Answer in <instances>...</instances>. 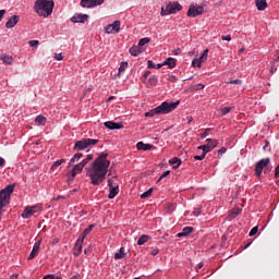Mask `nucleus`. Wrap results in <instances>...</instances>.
I'll use <instances>...</instances> for the list:
<instances>
[{"instance_id": "nucleus-1", "label": "nucleus", "mask_w": 279, "mask_h": 279, "mask_svg": "<svg viewBox=\"0 0 279 279\" xmlns=\"http://www.w3.org/2000/svg\"><path fill=\"white\" fill-rule=\"evenodd\" d=\"M108 158V153H101L86 169V175L90 178V184L93 186H99L106 175L108 174V169H110V160Z\"/></svg>"}, {"instance_id": "nucleus-2", "label": "nucleus", "mask_w": 279, "mask_h": 279, "mask_svg": "<svg viewBox=\"0 0 279 279\" xmlns=\"http://www.w3.org/2000/svg\"><path fill=\"white\" fill-rule=\"evenodd\" d=\"M53 0H36L34 4V10L38 16L47 19L53 14Z\"/></svg>"}, {"instance_id": "nucleus-3", "label": "nucleus", "mask_w": 279, "mask_h": 279, "mask_svg": "<svg viewBox=\"0 0 279 279\" xmlns=\"http://www.w3.org/2000/svg\"><path fill=\"white\" fill-rule=\"evenodd\" d=\"M178 106H180V100H177L174 102L163 101L158 107L151 109L150 111H147L145 113V117H154L155 114H169V112H173V110H175Z\"/></svg>"}, {"instance_id": "nucleus-4", "label": "nucleus", "mask_w": 279, "mask_h": 279, "mask_svg": "<svg viewBox=\"0 0 279 279\" xmlns=\"http://www.w3.org/2000/svg\"><path fill=\"white\" fill-rule=\"evenodd\" d=\"M12 193H14V184H9L5 189L0 191V221L3 215V208L10 204Z\"/></svg>"}, {"instance_id": "nucleus-5", "label": "nucleus", "mask_w": 279, "mask_h": 279, "mask_svg": "<svg viewBox=\"0 0 279 279\" xmlns=\"http://www.w3.org/2000/svg\"><path fill=\"white\" fill-rule=\"evenodd\" d=\"M97 143H99V140L83 138L74 144V149H78V151H84L86 149H90V147H95Z\"/></svg>"}, {"instance_id": "nucleus-6", "label": "nucleus", "mask_w": 279, "mask_h": 279, "mask_svg": "<svg viewBox=\"0 0 279 279\" xmlns=\"http://www.w3.org/2000/svg\"><path fill=\"white\" fill-rule=\"evenodd\" d=\"M182 10V4L178 2H169L166 7L161 8V16H169V14H175V12H180Z\"/></svg>"}, {"instance_id": "nucleus-7", "label": "nucleus", "mask_w": 279, "mask_h": 279, "mask_svg": "<svg viewBox=\"0 0 279 279\" xmlns=\"http://www.w3.org/2000/svg\"><path fill=\"white\" fill-rule=\"evenodd\" d=\"M93 228H95V225H89L88 228L84 230L82 239L76 241L74 256H80V254H82V243L84 242V239H86V235L93 232Z\"/></svg>"}, {"instance_id": "nucleus-8", "label": "nucleus", "mask_w": 279, "mask_h": 279, "mask_svg": "<svg viewBox=\"0 0 279 279\" xmlns=\"http://www.w3.org/2000/svg\"><path fill=\"white\" fill-rule=\"evenodd\" d=\"M204 14V7L199 4H191L187 10V16L190 19H195V16H202Z\"/></svg>"}, {"instance_id": "nucleus-9", "label": "nucleus", "mask_w": 279, "mask_h": 279, "mask_svg": "<svg viewBox=\"0 0 279 279\" xmlns=\"http://www.w3.org/2000/svg\"><path fill=\"white\" fill-rule=\"evenodd\" d=\"M40 210H43V207L38 205L26 207L22 214V218L29 219V217H34V215H36V213H40Z\"/></svg>"}, {"instance_id": "nucleus-10", "label": "nucleus", "mask_w": 279, "mask_h": 279, "mask_svg": "<svg viewBox=\"0 0 279 279\" xmlns=\"http://www.w3.org/2000/svg\"><path fill=\"white\" fill-rule=\"evenodd\" d=\"M270 161L271 159L264 158L256 163L255 174L257 175V178H260V175H263V169H265V167H267V165H269Z\"/></svg>"}, {"instance_id": "nucleus-11", "label": "nucleus", "mask_w": 279, "mask_h": 279, "mask_svg": "<svg viewBox=\"0 0 279 279\" xmlns=\"http://www.w3.org/2000/svg\"><path fill=\"white\" fill-rule=\"evenodd\" d=\"M106 34H119L121 32V21H114L113 23L105 27Z\"/></svg>"}, {"instance_id": "nucleus-12", "label": "nucleus", "mask_w": 279, "mask_h": 279, "mask_svg": "<svg viewBox=\"0 0 279 279\" xmlns=\"http://www.w3.org/2000/svg\"><path fill=\"white\" fill-rule=\"evenodd\" d=\"M41 243H43V239L36 238V242L34 243L33 250L28 255V260H33V258H36V256H38V252L40 251Z\"/></svg>"}, {"instance_id": "nucleus-13", "label": "nucleus", "mask_w": 279, "mask_h": 279, "mask_svg": "<svg viewBox=\"0 0 279 279\" xmlns=\"http://www.w3.org/2000/svg\"><path fill=\"white\" fill-rule=\"evenodd\" d=\"M88 19V14L75 13L70 21L71 23H85Z\"/></svg>"}, {"instance_id": "nucleus-14", "label": "nucleus", "mask_w": 279, "mask_h": 279, "mask_svg": "<svg viewBox=\"0 0 279 279\" xmlns=\"http://www.w3.org/2000/svg\"><path fill=\"white\" fill-rule=\"evenodd\" d=\"M105 128L107 130H122L123 128V122H112V121H107L104 123Z\"/></svg>"}, {"instance_id": "nucleus-15", "label": "nucleus", "mask_w": 279, "mask_h": 279, "mask_svg": "<svg viewBox=\"0 0 279 279\" xmlns=\"http://www.w3.org/2000/svg\"><path fill=\"white\" fill-rule=\"evenodd\" d=\"M143 51H145V49L142 48L138 44L137 46H133L129 49V53H131V56H134L135 58H137V56H141Z\"/></svg>"}, {"instance_id": "nucleus-16", "label": "nucleus", "mask_w": 279, "mask_h": 279, "mask_svg": "<svg viewBox=\"0 0 279 279\" xmlns=\"http://www.w3.org/2000/svg\"><path fill=\"white\" fill-rule=\"evenodd\" d=\"M16 23H19V16L17 15H13L11 16L7 23H5V27L7 29H12V27H14L16 25Z\"/></svg>"}, {"instance_id": "nucleus-17", "label": "nucleus", "mask_w": 279, "mask_h": 279, "mask_svg": "<svg viewBox=\"0 0 279 279\" xmlns=\"http://www.w3.org/2000/svg\"><path fill=\"white\" fill-rule=\"evenodd\" d=\"M84 167L85 166L82 162L74 165V167L71 171L72 178H75V175H77V173H82Z\"/></svg>"}, {"instance_id": "nucleus-18", "label": "nucleus", "mask_w": 279, "mask_h": 279, "mask_svg": "<svg viewBox=\"0 0 279 279\" xmlns=\"http://www.w3.org/2000/svg\"><path fill=\"white\" fill-rule=\"evenodd\" d=\"M119 195V184H114L113 187H109V199H114Z\"/></svg>"}, {"instance_id": "nucleus-19", "label": "nucleus", "mask_w": 279, "mask_h": 279, "mask_svg": "<svg viewBox=\"0 0 279 279\" xmlns=\"http://www.w3.org/2000/svg\"><path fill=\"white\" fill-rule=\"evenodd\" d=\"M205 146L208 147L209 153L213 151V149H215V147H217V145H219V142L217 140H213V138H207L206 140Z\"/></svg>"}, {"instance_id": "nucleus-20", "label": "nucleus", "mask_w": 279, "mask_h": 279, "mask_svg": "<svg viewBox=\"0 0 279 279\" xmlns=\"http://www.w3.org/2000/svg\"><path fill=\"white\" fill-rule=\"evenodd\" d=\"M255 5L259 12L267 10V0H255Z\"/></svg>"}, {"instance_id": "nucleus-21", "label": "nucleus", "mask_w": 279, "mask_h": 279, "mask_svg": "<svg viewBox=\"0 0 279 279\" xmlns=\"http://www.w3.org/2000/svg\"><path fill=\"white\" fill-rule=\"evenodd\" d=\"M136 147H137L138 150L149 151V149H151L153 145L151 144H145L143 142H138L136 144Z\"/></svg>"}, {"instance_id": "nucleus-22", "label": "nucleus", "mask_w": 279, "mask_h": 279, "mask_svg": "<svg viewBox=\"0 0 279 279\" xmlns=\"http://www.w3.org/2000/svg\"><path fill=\"white\" fill-rule=\"evenodd\" d=\"M193 232V227H185L182 229V232L178 233L179 239H182V236H189Z\"/></svg>"}, {"instance_id": "nucleus-23", "label": "nucleus", "mask_w": 279, "mask_h": 279, "mask_svg": "<svg viewBox=\"0 0 279 279\" xmlns=\"http://www.w3.org/2000/svg\"><path fill=\"white\" fill-rule=\"evenodd\" d=\"M0 60H2L3 64H13L14 58L8 54H0Z\"/></svg>"}, {"instance_id": "nucleus-24", "label": "nucleus", "mask_w": 279, "mask_h": 279, "mask_svg": "<svg viewBox=\"0 0 279 279\" xmlns=\"http://www.w3.org/2000/svg\"><path fill=\"white\" fill-rule=\"evenodd\" d=\"M83 154L82 153H78V154H75L69 161V167H73V165H75V162H80V158H83Z\"/></svg>"}, {"instance_id": "nucleus-25", "label": "nucleus", "mask_w": 279, "mask_h": 279, "mask_svg": "<svg viewBox=\"0 0 279 279\" xmlns=\"http://www.w3.org/2000/svg\"><path fill=\"white\" fill-rule=\"evenodd\" d=\"M125 247H120L119 252L114 254V259L116 260H121V258H125Z\"/></svg>"}, {"instance_id": "nucleus-26", "label": "nucleus", "mask_w": 279, "mask_h": 279, "mask_svg": "<svg viewBox=\"0 0 279 279\" xmlns=\"http://www.w3.org/2000/svg\"><path fill=\"white\" fill-rule=\"evenodd\" d=\"M165 66H168L169 69H175V59L168 58L166 61H163Z\"/></svg>"}, {"instance_id": "nucleus-27", "label": "nucleus", "mask_w": 279, "mask_h": 279, "mask_svg": "<svg viewBox=\"0 0 279 279\" xmlns=\"http://www.w3.org/2000/svg\"><path fill=\"white\" fill-rule=\"evenodd\" d=\"M170 165H174L173 169H178L180 167V165H182V159L174 157L172 159L169 160Z\"/></svg>"}, {"instance_id": "nucleus-28", "label": "nucleus", "mask_w": 279, "mask_h": 279, "mask_svg": "<svg viewBox=\"0 0 279 279\" xmlns=\"http://www.w3.org/2000/svg\"><path fill=\"white\" fill-rule=\"evenodd\" d=\"M35 123L37 125H45L47 123V118H45L43 114H39L36 117Z\"/></svg>"}, {"instance_id": "nucleus-29", "label": "nucleus", "mask_w": 279, "mask_h": 279, "mask_svg": "<svg viewBox=\"0 0 279 279\" xmlns=\"http://www.w3.org/2000/svg\"><path fill=\"white\" fill-rule=\"evenodd\" d=\"M81 7L87 9L93 8V0H81Z\"/></svg>"}, {"instance_id": "nucleus-30", "label": "nucleus", "mask_w": 279, "mask_h": 279, "mask_svg": "<svg viewBox=\"0 0 279 279\" xmlns=\"http://www.w3.org/2000/svg\"><path fill=\"white\" fill-rule=\"evenodd\" d=\"M147 241H149V235L143 234V235L138 239L137 245H145V243H147Z\"/></svg>"}, {"instance_id": "nucleus-31", "label": "nucleus", "mask_w": 279, "mask_h": 279, "mask_svg": "<svg viewBox=\"0 0 279 279\" xmlns=\"http://www.w3.org/2000/svg\"><path fill=\"white\" fill-rule=\"evenodd\" d=\"M151 193H154V189H149L147 190L146 192H144L142 195H141V198L142 199H147V197H151Z\"/></svg>"}, {"instance_id": "nucleus-32", "label": "nucleus", "mask_w": 279, "mask_h": 279, "mask_svg": "<svg viewBox=\"0 0 279 279\" xmlns=\"http://www.w3.org/2000/svg\"><path fill=\"white\" fill-rule=\"evenodd\" d=\"M63 162H65L64 159H59V160H57V161L51 166V171H56V169H58V167H60L61 165H63Z\"/></svg>"}, {"instance_id": "nucleus-33", "label": "nucleus", "mask_w": 279, "mask_h": 279, "mask_svg": "<svg viewBox=\"0 0 279 279\" xmlns=\"http://www.w3.org/2000/svg\"><path fill=\"white\" fill-rule=\"evenodd\" d=\"M202 62H204L203 60L201 59H193L192 60V66H196L197 69H202Z\"/></svg>"}, {"instance_id": "nucleus-34", "label": "nucleus", "mask_w": 279, "mask_h": 279, "mask_svg": "<svg viewBox=\"0 0 279 279\" xmlns=\"http://www.w3.org/2000/svg\"><path fill=\"white\" fill-rule=\"evenodd\" d=\"M148 84H149L150 86H156V84H158V76H156V75L150 76V77L148 78Z\"/></svg>"}, {"instance_id": "nucleus-35", "label": "nucleus", "mask_w": 279, "mask_h": 279, "mask_svg": "<svg viewBox=\"0 0 279 279\" xmlns=\"http://www.w3.org/2000/svg\"><path fill=\"white\" fill-rule=\"evenodd\" d=\"M149 40L150 39L148 37H144V38L140 39L137 45L141 46L143 49V47H145V45L149 44Z\"/></svg>"}, {"instance_id": "nucleus-36", "label": "nucleus", "mask_w": 279, "mask_h": 279, "mask_svg": "<svg viewBox=\"0 0 279 279\" xmlns=\"http://www.w3.org/2000/svg\"><path fill=\"white\" fill-rule=\"evenodd\" d=\"M125 69H128V62H122L118 71V75H121V73L125 72Z\"/></svg>"}, {"instance_id": "nucleus-37", "label": "nucleus", "mask_w": 279, "mask_h": 279, "mask_svg": "<svg viewBox=\"0 0 279 279\" xmlns=\"http://www.w3.org/2000/svg\"><path fill=\"white\" fill-rule=\"evenodd\" d=\"M232 110V107H223L220 109L221 116L226 117L230 111Z\"/></svg>"}, {"instance_id": "nucleus-38", "label": "nucleus", "mask_w": 279, "mask_h": 279, "mask_svg": "<svg viewBox=\"0 0 279 279\" xmlns=\"http://www.w3.org/2000/svg\"><path fill=\"white\" fill-rule=\"evenodd\" d=\"M105 2L106 0H92V5L93 8H97V5H102Z\"/></svg>"}, {"instance_id": "nucleus-39", "label": "nucleus", "mask_w": 279, "mask_h": 279, "mask_svg": "<svg viewBox=\"0 0 279 279\" xmlns=\"http://www.w3.org/2000/svg\"><path fill=\"white\" fill-rule=\"evenodd\" d=\"M197 149H201L204 155L209 153V148H208V146H206V144L198 146Z\"/></svg>"}, {"instance_id": "nucleus-40", "label": "nucleus", "mask_w": 279, "mask_h": 279, "mask_svg": "<svg viewBox=\"0 0 279 279\" xmlns=\"http://www.w3.org/2000/svg\"><path fill=\"white\" fill-rule=\"evenodd\" d=\"M90 160H93V155H88L87 158L83 159L81 162L84 167H86Z\"/></svg>"}, {"instance_id": "nucleus-41", "label": "nucleus", "mask_w": 279, "mask_h": 279, "mask_svg": "<svg viewBox=\"0 0 279 279\" xmlns=\"http://www.w3.org/2000/svg\"><path fill=\"white\" fill-rule=\"evenodd\" d=\"M257 232H258V226L254 227V228L250 231L248 235H250V236H255V235L257 234Z\"/></svg>"}, {"instance_id": "nucleus-42", "label": "nucleus", "mask_w": 279, "mask_h": 279, "mask_svg": "<svg viewBox=\"0 0 279 279\" xmlns=\"http://www.w3.org/2000/svg\"><path fill=\"white\" fill-rule=\"evenodd\" d=\"M207 58H208V49H205L202 56L199 57V59L204 62V60H206Z\"/></svg>"}, {"instance_id": "nucleus-43", "label": "nucleus", "mask_w": 279, "mask_h": 279, "mask_svg": "<svg viewBox=\"0 0 279 279\" xmlns=\"http://www.w3.org/2000/svg\"><path fill=\"white\" fill-rule=\"evenodd\" d=\"M206 88V85L199 83L194 86V90H204Z\"/></svg>"}, {"instance_id": "nucleus-44", "label": "nucleus", "mask_w": 279, "mask_h": 279, "mask_svg": "<svg viewBox=\"0 0 279 279\" xmlns=\"http://www.w3.org/2000/svg\"><path fill=\"white\" fill-rule=\"evenodd\" d=\"M28 45H29L31 47L37 48L38 45H40V41H38V40H29V41H28Z\"/></svg>"}, {"instance_id": "nucleus-45", "label": "nucleus", "mask_w": 279, "mask_h": 279, "mask_svg": "<svg viewBox=\"0 0 279 279\" xmlns=\"http://www.w3.org/2000/svg\"><path fill=\"white\" fill-rule=\"evenodd\" d=\"M226 151H228V148L222 147L218 150V158H221V156H223V154H226Z\"/></svg>"}, {"instance_id": "nucleus-46", "label": "nucleus", "mask_w": 279, "mask_h": 279, "mask_svg": "<svg viewBox=\"0 0 279 279\" xmlns=\"http://www.w3.org/2000/svg\"><path fill=\"white\" fill-rule=\"evenodd\" d=\"M241 213L240 208H234L231 210V215H233V217H239V214Z\"/></svg>"}, {"instance_id": "nucleus-47", "label": "nucleus", "mask_w": 279, "mask_h": 279, "mask_svg": "<svg viewBox=\"0 0 279 279\" xmlns=\"http://www.w3.org/2000/svg\"><path fill=\"white\" fill-rule=\"evenodd\" d=\"M209 132H210V129H206V130L201 134V138H207Z\"/></svg>"}, {"instance_id": "nucleus-48", "label": "nucleus", "mask_w": 279, "mask_h": 279, "mask_svg": "<svg viewBox=\"0 0 279 279\" xmlns=\"http://www.w3.org/2000/svg\"><path fill=\"white\" fill-rule=\"evenodd\" d=\"M147 66H148V69H156V63L151 60H148L147 61Z\"/></svg>"}, {"instance_id": "nucleus-49", "label": "nucleus", "mask_w": 279, "mask_h": 279, "mask_svg": "<svg viewBox=\"0 0 279 279\" xmlns=\"http://www.w3.org/2000/svg\"><path fill=\"white\" fill-rule=\"evenodd\" d=\"M171 173V171L167 170L165 171L160 177H159V182L160 180H165V178H167V175H169Z\"/></svg>"}, {"instance_id": "nucleus-50", "label": "nucleus", "mask_w": 279, "mask_h": 279, "mask_svg": "<svg viewBox=\"0 0 279 279\" xmlns=\"http://www.w3.org/2000/svg\"><path fill=\"white\" fill-rule=\"evenodd\" d=\"M204 158H206V155H204V153H202V155L194 156V160H204Z\"/></svg>"}, {"instance_id": "nucleus-51", "label": "nucleus", "mask_w": 279, "mask_h": 279, "mask_svg": "<svg viewBox=\"0 0 279 279\" xmlns=\"http://www.w3.org/2000/svg\"><path fill=\"white\" fill-rule=\"evenodd\" d=\"M63 58H64V57L62 56V53H56V54H54V60H57L58 62L62 61Z\"/></svg>"}, {"instance_id": "nucleus-52", "label": "nucleus", "mask_w": 279, "mask_h": 279, "mask_svg": "<svg viewBox=\"0 0 279 279\" xmlns=\"http://www.w3.org/2000/svg\"><path fill=\"white\" fill-rule=\"evenodd\" d=\"M221 40H227L228 43H230V40H232V36H230V35H222L221 36Z\"/></svg>"}, {"instance_id": "nucleus-53", "label": "nucleus", "mask_w": 279, "mask_h": 279, "mask_svg": "<svg viewBox=\"0 0 279 279\" xmlns=\"http://www.w3.org/2000/svg\"><path fill=\"white\" fill-rule=\"evenodd\" d=\"M193 215L194 217H199L202 215V209L199 208L194 209Z\"/></svg>"}, {"instance_id": "nucleus-54", "label": "nucleus", "mask_w": 279, "mask_h": 279, "mask_svg": "<svg viewBox=\"0 0 279 279\" xmlns=\"http://www.w3.org/2000/svg\"><path fill=\"white\" fill-rule=\"evenodd\" d=\"M114 184H117V183H114V181H112V179H108L109 189H114Z\"/></svg>"}, {"instance_id": "nucleus-55", "label": "nucleus", "mask_w": 279, "mask_h": 279, "mask_svg": "<svg viewBox=\"0 0 279 279\" xmlns=\"http://www.w3.org/2000/svg\"><path fill=\"white\" fill-rule=\"evenodd\" d=\"M227 84H242L241 80H231L229 82H227Z\"/></svg>"}, {"instance_id": "nucleus-56", "label": "nucleus", "mask_w": 279, "mask_h": 279, "mask_svg": "<svg viewBox=\"0 0 279 279\" xmlns=\"http://www.w3.org/2000/svg\"><path fill=\"white\" fill-rule=\"evenodd\" d=\"M168 80L169 82H178V77L175 75H170Z\"/></svg>"}, {"instance_id": "nucleus-57", "label": "nucleus", "mask_w": 279, "mask_h": 279, "mask_svg": "<svg viewBox=\"0 0 279 279\" xmlns=\"http://www.w3.org/2000/svg\"><path fill=\"white\" fill-rule=\"evenodd\" d=\"M149 75H151L150 71L144 72V80H147V77H149Z\"/></svg>"}, {"instance_id": "nucleus-58", "label": "nucleus", "mask_w": 279, "mask_h": 279, "mask_svg": "<svg viewBox=\"0 0 279 279\" xmlns=\"http://www.w3.org/2000/svg\"><path fill=\"white\" fill-rule=\"evenodd\" d=\"M0 167H5V159L3 157H0Z\"/></svg>"}, {"instance_id": "nucleus-59", "label": "nucleus", "mask_w": 279, "mask_h": 279, "mask_svg": "<svg viewBox=\"0 0 279 279\" xmlns=\"http://www.w3.org/2000/svg\"><path fill=\"white\" fill-rule=\"evenodd\" d=\"M279 175V165L275 168V178Z\"/></svg>"}, {"instance_id": "nucleus-60", "label": "nucleus", "mask_w": 279, "mask_h": 279, "mask_svg": "<svg viewBox=\"0 0 279 279\" xmlns=\"http://www.w3.org/2000/svg\"><path fill=\"white\" fill-rule=\"evenodd\" d=\"M5 16V10H0V21Z\"/></svg>"}, {"instance_id": "nucleus-61", "label": "nucleus", "mask_w": 279, "mask_h": 279, "mask_svg": "<svg viewBox=\"0 0 279 279\" xmlns=\"http://www.w3.org/2000/svg\"><path fill=\"white\" fill-rule=\"evenodd\" d=\"M162 66H165V62L158 63L157 65H155V69H162Z\"/></svg>"}, {"instance_id": "nucleus-62", "label": "nucleus", "mask_w": 279, "mask_h": 279, "mask_svg": "<svg viewBox=\"0 0 279 279\" xmlns=\"http://www.w3.org/2000/svg\"><path fill=\"white\" fill-rule=\"evenodd\" d=\"M158 252H159L158 248L153 250L151 251V256H157Z\"/></svg>"}, {"instance_id": "nucleus-63", "label": "nucleus", "mask_w": 279, "mask_h": 279, "mask_svg": "<svg viewBox=\"0 0 279 279\" xmlns=\"http://www.w3.org/2000/svg\"><path fill=\"white\" fill-rule=\"evenodd\" d=\"M180 52H181V50L177 49V50L173 51V56H179Z\"/></svg>"}, {"instance_id": "nucleus-64", "label": "nucleus", "mask_w": 279, "mask_h": 279, "mask_svg": "<svg viewBox=\"0 0 279 279\" xmlns=\"http://www.w3.org/2000/svg\"><path fill=\"white\" fill-rule=\"evenodd\" d=\"M10 278L11 279H16V278H19V275H16V274L15 275H11Z\"/></svg>"}]
</instances>
